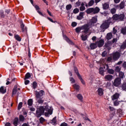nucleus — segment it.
Segmentation results:
<instances>
[{"label": "nucleus", "mask_w": 126, "mask_h": 126, "mask_svg": "<svg viewBox=\"0 0 126 126\" xmlns=\"http://www.w3.org/2000/svg\"><path fill=\"white\" fill-rule=\"evenodd\" d=\"M100 12V8L98 7H95V8H93V14H96L97 13H99Z\"/></svg>", "instance_id": "a211bd4d"}, {"label": "nucleus", "mask_w": 126, "mask_h": 126, "mask_svg": "<svg viewBox=\"0 0 126 126\" xmlns=\"http://www.w3.org/2000/svg\"><path fill=\"white\" fill-rule=\"evenodd\" d=\"M78 78H79L81 82H82V84H83L84 85L85 84V81H84V80L82 79V77H81V76L78 77Z\"/></svg>", "instance_id": "a18cd8bd"}, {"label": "nucleus", "mask_w": 126, "mask_h": 126, "mask_svg": "<svg viewBox=\"0 0 126 126\" xmlns=\"http://www.w3.org/2000/svg\"><path fill=\"white\" fill-rule=\"evenodd\" d=\"M121 88L122 90L126 91V82L123 83V84L121 86Z\"/></svg>", "instance_id": "2f4dec72"}, {"label": "nucleus", "mask_w": 126, "mask_h": 126, "mask_svg": "<svg viewBox=\"0 0 126 126\" xmlns=\"http://www.w3.org/2000/svg\"><path fill=\"white\" fill-rule=\"evenodd\" d=\"M93 4H94V0H91L88 3L89 6H92Z\"/></svg>", "instance_id": "49530a36"}, {"label": "nucleus", "mask_w": 126, "mask_h": 126, "mask_svg": "<svg viewBox=\"0 0 126 126\" xmlns=\"http://www.w3.org/2000/svg\"><path fill=\"white\" fill-rule=\"evenodd\" d=\"M22 105H23V103H22V102H19L18 105V110H20V109L22 108Z\"/></svg>", "instance_id": "8fccbe9b"}, {"label": "nucleus", "mask_w": 126, "mask_h": 126, "mask_svg": "<svg viewBox=\"0 0 126 126\" xmlns=\"http://www.w3.org/2000/svg\"><path fill=\"white\" fill-rule=\"evenodd\" d=\"M30 77H31V74H30V73L28 72L26 74L24 79L26 80V79H29Z\"/></svg>", "instance_id": "c756f323"}, {"label": "nucleus", "mask_w": 126, "mask_h": 126, "mask_svg": "<svg viewBox=\"0 0 126 126\" xmlns=\"http://www.w3.org/2000/svg\"><path fill=\"white\" fill-rule=\"evenodd\" d=\"M81 30H82V27H78L75 29V32L76 33H79Z\"/></svg>", "instance_id": "f704fd0d"}, {"label": "nucleus", "mask_w": 126, "mask_h": 126, "mask_svg": "<svg viewBox=\"0 0 126 126\" xmlns=\"http://www.w3.org/2000/svg\"><path fill=\"white\" fill-rule=\"evenodd\" d=\"M112 41H108V42H106L104 45V49L108 50V51H110L111 50V47H112Z\"/></svg>", "instance_id": "6e6552de"}, {"label": "nucleus", "mask_w": 126, "mask_h": 126, "mask_svg": "<svg viewBox=\"0 0 126 126\" xmlns=\"http://www.w3.org/2000/svg\"><path fill=\"white\" fill-rule=\"evenodd\" d=\"M106 38L107 40H111L113 38V34L112 32H109L106 34Z\"/></svg>", "instance_id": "412c9836"}, {"label": "nucleus", "mask_w": 126, "mask_h": 126, "mask_svg": "<svg viewBox=\"0 0 126 126\" xmlns=\"http://www.w3.org/2000/svg\"><path fill=\"white\" fill-rule=\"evenodd\" d=\"M20 28L22 31H24V27H25V25L23 23V21L22 20L20 21Z\"/></svg>", "instance_id": "c85d7f7f"}, {"label": "nucleus", "mask_w": 126, "mask_h": 126, "mask_svg": "<svg viewBox=\"0 0 126 126\" xmlns=\"http://www.w3.org/2000/svg\"><path fill=\"white\" fill-rule=\"evenodd\" d=\"M111 42H112V44H114V43H117V42H118V39L113 38Z\"/></svg>", "instance_id": "052dcab7"}, {"label": "nucleus", "mask_w": 126, "mask_h": 126, "mask_svg": "<svg viewBox=\"0 0 126 126\" xmlns=\"http://www.w3.org/2000/svg\"><path fill=\"white\" fill-rule=\"evenodd\" d=\"M24 120H25V118L22 115H19V121L20 122H24Z\"/></svg>", "instance_id": "e433bc0d"}, {"label": "nucleus", "mask_w": 126, "mask_h": 126, "mask_svg": "<svg viewBox=\"0 0 126 126\" xmlns=\"http://www.w3.org/2000/svg\"><path fill=\"white\" fill-rule=\"evenodd\" d=\"M113 77L112 75H107L105 76L104 78L106 81H112Z\"/></svg>", "instance_id": "4468645a"}, {"label": "nucleus", "mask_w": 126, "mask_h": 126, "mask_svg": "<svg viewBox=\"0 0 126 126\" xmlns=\"http://www.w3.org/2000/svg\"><path fill=\"white\" fill-rule=\"evenodd\" d=\"M121 33L123 35H126V26L121 29Z\"/></svg>", "instance_id": "bb28decb"}, {"label": "nucleus", "mask_w": 126, "mask_h": 126, "mask_svg": "<svg viewBox=\"0 0 126 126\" xmlns=\"http://www.w3.org/2000/svg\"><path fill=\"white\" fill-rule=\"evenodd\" d=\"M114 106H118L119 105H120V102L118 100H115V101H114Z\"/></svg>", "instance_id": "5fc2aeb1"}, {"label": "nucleus", "mask_w": 126, "mask_h": 126, "mask_svg": "<svg viewBox=\"0 0 126 126\" xmlns=\"http://www.w3.org/2000/svg\"><path fill=\"white\" fill-rule=\"evenodd\" d=\"M39 122L40 124H43L45 122V119L43 117H40L39 119Z\"/></svg>", "instance_id": "603ef678"}, {"label": "nucleus", "mask_w": 126, "mask_h": 126, "mask_svg": "<svg viewBox=\"0 0 126 126\" xmlns=\"http://www.w3.org/2000/svg\"><path fill=\"white\" fill-rule=\"evenodd\" d=\"M121 54L122 55H124L125 53L122 54V52L119 51V52L118 51H116V52L114 53L113 54L112 56V59L113 60L116 62V61H118L120 59V57H121Z\"/></svg>", "instance_id": "7ed1b4c3"}, {"label": "nucleus", "mask_w": 126, "mask_h": 126, "mask_svg": "<svg viewBox=\"0 0 126 126\" xmlns=\"http://www.w3.org/2000/svg\"><path fill=\"white\" fill-rule=\"evenodd\" d=\"M63 39L65 40V41L66 42H67V43H68L70 45L74 44L73 42H72V41L70 40V39H69V38L68 37H67V36H66V35H64L63 34Z\"/></svg>", "instance_id": "9d476101"}, {"label": "nucleus", "mask_w": 126, "mask_h": 126, "mask_svg": "<svg viewBox=\"0 0 126 126\" xmlns=\"http://www.w3.org/2000/svg\"><path fill=\"white\" fill-rule=\"evenodd\" d=\"M124 76H125V73L123 72H119V78L121 79L124 78Z\"/></svg>", "instance_id": "79ce46f5"}, {"label": "nucleus", "mask_w": 126, "mask_h": 126, "mask_svg": "<svg viewBox=\"0 0 126 126\" xmlns=\"http://www.w3.org/2000/svg\"><path fill=\"white\" fill-rule=\"evenodd\" d=\"M69 80L72 84H73V83H75V79L73 78V77H70Z\"/></svg>", "instance_id": "de8ad7c7"}, {"label": "nucleus", "mask_w": 126, "mask_h": 126, "mask_svg": "<svg viewBox=\"0 0 126 126\" xmlns=\"http://www.w3.org/2000/svg\"><path fill=\"white\" fill-rule=\"evenodd\" d=\"M126 48V40L123 43V44L121 46L120 49L122 50H125Z\"/></svg>", "instance_id": "473e14b6"}, {"label": "nucleus", "mask_w": 126, "mask_h": 126, "mask_svg": "<svg viewBox=\"0 0 126 126\" xmlns=\"http://www.w3.org/2000/svg\"><path fill=\"white\" fill-rule=\"evenodd\" d=\"M6 93V89H4V88L3 86H1L0 88V93H1L2 94H4V93Z\"/></svg>", "instance_id": "a878e982"}, {"label": "nucleus", "mask_w": 126, "mask_h": 126, "mask_svg": "<svg viewBox=\"0 0 126 126\" xmlns=\"http://www.w3.org/2000/svg\"><path fill=\"white\" fill-rule=\"evenodd\" d=\"M111 18L112 20L120 21V16H112V18Z\"/></svg>", "instance_id": "a19ab883"}, {"label": "nucleus", "mask_w": 126, "mask_h": 126, "mask_svg": "<svg viewBox=\"0 0 126 126\" xmlns=\"http://www.w3.org/2000/svg\"><path fill=\"white\" fill-rule=\"evenodd\" d=\"M82 30H84L83 32L85 34H88L89 32V30L90 28H89V24H86L84 25L83 26H82Z\"/></svg>", "instance_id": "423d86ee"}, {"label": "nucleus", "mask_w": 126, "mask_h": 126, "mask_svg": "<svg viewBox=\"0 0 126 126\" xmlns=\"http://www.w3.org/2000/svg\"><path fill=\"white\" fill-rule=\"evenodd\" d=\"M97 92L99 96H102V95H104V90H103V89L101 88H99L98 89Z\"/></svg>", "instance_id": "6ab92c4d"}, {"label": "nucleus", "mask_w": 126, "mask_h": 126, "mask_svg": "<svg viewBox=\"0 0 126 126\" xmlns=\"http://www.w3.org/2000/svg\"><path fill=\"white\" fill-rule=\"evenodd\" d=\"M97 22V17H93L92 19L90 20L89 24L90 25H93V24H95Z\"/></svg>", "instance_id": "9b49d317"}, {"label": "nucleus", "mask_w": 126, "mask_h": 126, "mask_svg": "<svg viewBox=\"0 0 126 126\" xmlns=\"http://www.w3.org/2000/svg\"><path fill=\"white\" fill-rule=\"evenodd\" d=\"M45 114V108L44 106H40L36 109L35 116L36 118H40L41 116L44 115Z\"/></svg>", "instance_id": "f03ea898"}, {"label": "nucleus", "mask_w": 126, "mask_h": 126, "mask_svg": "<svg viewBox=\"0 0 126 126\" xmlns=\"http://www.w3.org/2000/svg\"><path fill=\"white\" fill-rule=\"evenodd\" d=\"M120 9H123L125 8V2L122 1L120 4Z\"/></svg>", "instance_id": "c9c22d12"}, {"label": "nucleus", "mask_w": 126, "mask_h": 126, "mask_svg": "<svg viewBox=\"0 0 126 126\" xmlns=\"http://www.w3.org/2000/svg\"><path fill=\"white\" fill-rule=\"evenodd\" d=\"M77 25V23L75 22H73L72 23H71V26L72 27H75V26H76Z\"/></svg>", "instance_id": "13d9d810"}, {"label": "nucleus", "mask_w": 126, "mask_h": 126, "mask_svg": "<svg viewBox=\"0 0 126 126\" xmlns=\"http://www.w3.org/2000/svg\"><path fill=\"white\" fill-rule=\"evenodd\" d=\"M60 126H68V125L65 122H63L61 124Z\"/></svg>", "instance_id": "e2e57ef3"}, {"label": "nucleus", "mask_w": 126, "mask_h": 126, "mask_svg": "<svg viewBox=\"0 0 126 126\" xmlns=\"http://www.w3.org/2000/svg\"><path fill=\"white\" fill-rule=\"evenodd\" d=\"M81 38L82 41H86V40H87V35L84 36L83 34H82L81 36Z\"/></svg>", "instance_id": "58836bf2"}, {"label": "nucleus", "mask_w": 126, "mask_h": 126, "mask_svg": "<svg viewBox=\"0 0 126 126\" xmlns=\"http://www.w3.org/2000/svg\"><path fill=\"white\" fill-rule=\"evenodd\" d=\"M124 19H125V16H120L119 21H123Z\"/></svg>", "instance_id": "69168bd1"}, {"label": "nucleus", "mask_w": 126, "mask_h": 126, "mask_svg": "<svg viewBox=\"0 0 126 126\" xmlns=\"http://www.w3.org/2000/svg\"><path fill=\"white\" fill-rule=\"evenodd\" d=\"M104 67V68H106L108 73L109 74H114V73H115V70L114 69L109 68V65H108V64H106Z\"/></svg>", "instance_id": "1a4fd4ad"}, {"label": "nucleus", "mask_w": 126, "mask_h": 126, "mask_svg": "<svg viewBox=\"0 0 126 126\" xmlns=\"http://www.w3.org/2000/svg\"><path fill=\"white\" fill-rule=\"evenodd\" d=\"M121 82H122V79L119 77H117L114 80L113 84L115 87H118V86L121 85Z\"/></svg>", "instance_id": "0eeeda50"}, {"label": "nucleus", "mask_w": 126, "mask_h": 126, "mask_svg": "<svg viewBox=\"0 0 126 126\" xmlns=\"http://www.w3.org/2000/svg\"><path fill=\"white\" fill-rule=\"evenodd\" d=\"M45 110L47 112V113H45V116H47V115H52L53 110V107L46 105L45 106L44 110Z\"/></svg>", "instance_id": "20e7f679"}, {"label": "nucleus", "mask_w": 126, "mask_h": 126, "mask_svg": "<svg viewBox=\"0 0 126 126\" xmlns=\"http://www.w3.org/2000/svg\"><path fill=\"white\" fill-rule=\"evenodd\" d=\"M78 12H79V9L78 8H76L73 10L74 13L76 14V13H78Z\"/></svg>", "instance_id": "864d4df0"}, {"label": "nucleus", "mask_w": 126, "mask_h": 126, "mask_svg": "<svg viewBox=\"0 0 126 126\" xmlns=\"http://www.w3.org/2000/svg\"><path fill=\"white\" fill-rule=\"evenodd\" d=\"M36 100L38 103V104H43L44 103V99H43V97H35Z\"/></svg>", "instance_id": "f3484780"}, {"label": "nucleus", "mask_w": 126, "mask_h": 126, "mask_svg": "<svg viewBox=\"0 0 126 126\" xmlns=\"http://www.w3.org/2000/svg\"><path fill=\"white\" fill-rule=\"evenodd\" d=\"M107 55V52L106 51H103L102 53L101 56L103 58H105L106 57V55Z\"/></svg>", "instance_id": "4d7b16f0"}, {"label": "nucleus", "mask_w": 126, "mask_h": 126, "mask_svg": "<svg viewBox=\"0 0 126 126\" xmlns=\"http://www.w3.org/2000/svg\"><path fill=\"white\" fill-rule=\"evenodd\" d=\"M47 19H48V20H49V21H50L51 22H52V23H55L56 22V21L53 20V19L50 17H47Z\"/></svg>", "instance_id": "bf43d9fd"}, {"label": "nucleus", "mask_w": 126, "mask_h": 126, "mask_svg": "<svg viewBox=\"0 0 126 126\" xmlns=\"http://www.w3.org/2000/svg\"><path fill=\"white\" fill-rule=\"evenodd\" d=\"M110 7V5L108 3H104L102 4V8L104 10L109 9V8Z\"/></svg>", "instance_id": "dca6fc26"}, {"label": "nucleus", "mask_w": 126, "mask_h": 126, "mask_svg": "<svg viewBox=\"0 0 126 126\" xmlns=\"http://www.w3.org/2000/svg\"><path fill=\"white\" fill-rule=\"evenodd\" d=\"M80 10L81 11H84V10H85V6H81L80 7Z\"/></svg>", "instance_id": "338daca9"}, {"label": "nucleus", "mask_w": 126, "mask_h": 126, "mask_svg": "<svg viewBox=\"0 0 126 126\" xmlns=\"http://www.w3.org/2000/svg\"><path fill=\"white\" fill-rule=\"evenodd\" d=\"M19 121V119H18V117H15L13 121V124L14 126H18V121Z\"/></svg>", "instance_id": "aec40b11"}, {"label": "nucleus", "mask_w": 126, "mask_h": 126, "mask_svg": "<svg viewBox=\"0 0 126 126\" xmlns=\"http://www.w3.org/2000/svg\"><path fill=\"white\" fill-rule=\"evenodd\" d=\"M101 15H104V16H106L107 14H108V11H104L103 12H100Z\"/></svg>", "instance_id": "6e6d98bb"}, {"label": "nucleus", "mask_w": 126, "mask_h": 126, "mask_svg": "<svg viewBox=\"0 0 126 126\" xmlns=\"http://www.w3.org/2000/svg\"><path fill=\"white\" fill-rule=\"evenodd\" d=\"M99 73L101 75H103V76L104 75V68H103V67H100L99 68Z\"/></svg>", "instance_id": "72a5a7b5"}, {"label": "nucleus", "mask_w": 126, "mask_h": 126, "mask_svg": "<svg viewBox=\"0 0 126 126\" xmlns=\"http://www.w3.org/2000/svg\"><path fill=\"white\" fill-rule=\"evenodd\" d=\"M97 47L98 48H101V47H103L104 44H105V41H104V39H100L98 41H97Z\"/></svg>", "instance_id": "f8f14e48"}, {"label": "nucleus", "mask_w": 126, "mask_h": 126, "mask_svg": "<svg viewBox=\"0 0 126 126\" xmlns=\"http://www.w3.org/2000/svg\"><path fill=\"white\" fill-rule=\"evenodd\" d=\"M37 86H38V83H37L36 81H34L32 83V87L33 88V89H36V88H37Z\"/></svg>", "instance_id": "4c0bfd02"}, {"label": "nucleus", "mask_w": 126, "mask_h": 126, "mask_svg": "<svg viewBox=\"0 0 126 126\" xmlns=\"http://www.w3.org/2000/svg\"><path fill=\"white\" fill-rule=\"evenodd\" d=\"M120 97V94L116 93L114 94L111 96V99L112 101H115V100H118Z\"/></svg>", "instance_id": "ddd939ff"}, {"label": "nucleus", "mask_w": 126, "mask_h": 126, "mask_svg": "<svg viewBox=\"0 0 126 126\" xmlns=\"http://www.w3.org/2000/svg\"><path fill=\"white\" fill-rule=\"evenodd\" d=\"M74 71L78 77L81 76L80 74H79V72L78 71V69H77V67H76V66L74 67Z\"/></svg>", "instance_id": "b1692460"}, {"label": "nucleus", "mask_w": 126, "mask_h": 126, "mask_svg": "<svg viewBox=\"0 0 126 126\" xmlns=\"http://www.w3.org/2000/svg\"><path fill=\"white\" fill-rule=\"evenodd\" d=\"M97 44L98 42H95V43H93L90 44V48L91 50H95L97 48Z\"/></svg>", "instance_id": "2eb2a0df"}, {"label": "nucleus", "mask_w": 126, "mask_h": 126, "mask_svg": "<svg viewBox=\"0 0 126 126\" xmlns=\"http://www.w3.org/2000/svg\"><path fill=\"white\" fill-rule=\"evenodd\" d=\"M113 60V58L112 57H109L107 59V62H112Z\"/></svg>", "instance_id": "774afa93"}, {"label": "nucleus", "mask_w": 126, "mask_h": 126, "mask_svg": "<svg viewBox=\"0 0 126 126\" xmlns=\"http://www.w3.org/2000/svg\"><path fill=\"white\" fill-rule=\"evenodd\" d=\"M10 13V9H6L5 10V13H6L7 14H9Z\"/></svg>", "instance_id": "0e129e2a"}, {"label": "nucleus", "mask_w": 126, "mask_h": 126, "mask_svg": "<svg viewBox=\"0 0 126 126\" xmlns=\"http://www.w3.org/2000/svg\"><path fill=\"white\" fill-rule=\"evenodd\" d=\"M76 97L81 102H82L83 101V96H82V94H78L76 95Z\"/></svg>", "instance_id": "393cba45"}, {"label": "nucleus", "mask_w": 126, "mask_h": 126, "mask_svg": "<svg viewBox=\"0 0 126 126\" xmlns=\"http://www.w3.org/2000/svg\"><path fill=\"white\" fill-rule=\"evenodd\" d=\"M14 38H15V40L18 41V42H21L22 38H21V37H20V36H19V35H18V34L15 35Z\"/></svg>", "instance_id": "5701e85b"}, {"label": "nucleus", "mask_w": 126, "mask_h": 126, "mask_svg": "<svg viewBox=\"0 0 126 126\" xmlns=\"http://www.w3.org/2000/svg\"><path fill=\"white\" fill-rule=\"evenodd\" d=\"M86 12L87 13V14H93V8H89L86 10Z\"/></svg>", "instance_id": "4be33fe9"}, {"label": "nucleus", "mask_w": 126, "mask_h": 126, "mask_svg": "<svg viewBox=\"0 0 126 126\" xmlns=\"http://www.w3.org/2000/svg\"><path fill=\"white\" fill-rule=\"evenodd\" d=\"M112 23H113V19L109 18L103 22L102 24L100 26V28L101 29H108L110 27V25Z\"/></svg>", "instance_id": "f257e3e1"}, {"label": "nucleus", "mask_w": 126, "mask_h": 126, "mask_svg": "<svg viewBox=\"0 0 126 126\" xmlns=\"http://www.w3.org/2000/svg\"><path fill=\"white\" fill-rule=\"evenodd\" d=\"M73 87L74 89H75L76 90L77 92L79 91V88H80V87L79 86V85H78L76 84H74L73 85Z\"/></svg>", "instance_id": "cd10ccee"}, {"label": "nucleus", "mask_w": 126, "mask_h": 126, "mask_svg": "<svg viewBox=\"0 0 126 126\" xmlns=\"http://www.w3.org/2000/svg\"><path fill=\"white\" fill-rule=\"evenodd\" d=\"M71 7H72L71 4H68L66 6V9L67 10H69L70 9H71Z\"/></svg>", "instance_id": "3c124183"}, {"label": "nucleus", "mask_w": 126, "mask_h": 126, "mask_svg": "<svg viewBox=\"0 0 126 126\" xmlns=\"http://www.w3.org/2000/svg\"><path fill=\"white\" fill-rule=\"evenodd\" d=\"M115 71H116V72H121V68H120L119 66H117L115 68Z\"/></svg>", "instance_id": "37998d69"}, {"label": "nucleus", "mask_w": 126, "mask_h": 126, "mask_svg": "<svg viewBox=\"0 0 126 126\" xmlns=\"http://www.w3.org/2000/svg\"><path fill=\"white\" fill-rule=\"evenodd\" d=\"M28 105L29 106H32L33 105V99L32 98L29 99L28 100Z\"/></svg>", "instance_id": "7c9ffc66"}, {"label": "nucleus", "mask_w": 126, "mask_h": 126, "mask_svg": "<svg viewBox=\"0 0 126 126\" xmlns=\"http://www.w3.org/2000/svg\"><path fill=\"white\" fill-rule=\"evenodd\" d=\"M52 124H54V125H56L57 124V117H55L51 121Z\"/></svg>", "instance_id": "c03bdc74"}, {"label": "nucleus", "mask_w": 126, "mask_h": 126, "mask_svg": "<svg viewBox=\"0 0 126 126\" xmlns=\"http://www.w3.org/2000/svg\"><path fill=\"white\" fill-rule=\"evenodd\" d=\"M17 91H18L17 89H13L12 91V97H13V95H15V94L17 93Z\"/></svg>", "instance_id": "ea45409f"}, {"label": "nucleus", "mask_w": 126, "mask_h": 126, "mask_svg": "<svg viewBox=\"0 0 126 126\" xmlns=\"http://www.w3.org/2000/svg\"><path fill=\"white\" fill-rule=\"evenodd\" d=\"M35 98H42L45 95V91L40 90L39 92L35 91Z\"/></svg>", "instance_id": "39448f33"}, {"label": "nucleus", "mask_w": 126, "mask_h": 126, "mask_svg": "<svg viewBox=\"0 0 126 126\" xmlns=\"http://www.w3.org/2000/svg\"><path fill=\"white\" fill-rule=\"evenodd\" d=\"M122 66L124 69H126V62H124L122 64Z\"/></svg>", "instance_id": "680f3d73"}, {"label": "nucleus", "mask_w": 126, "mask_h": 126, "mask_svg": "<svg viewBox=\"0 0 126 126\" xmlns=\"http://www.w3.org/2000/svg\"><path fill=\"white\" fill-rule=\"evenodd\" d=\"M116 11H117V9L115 8H113L110 10V12L112 14H115V13H116Z\"/></svg>", "instance_id": "09e8293b"}]
</instances>
